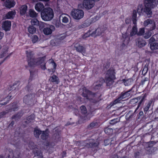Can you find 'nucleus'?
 <instances>
[{"mask_svg": "<svg viewBox=\"0 0 158 158\" xmlns=\"http://www.w3.org/2000/svg\"><path fill=\"white\" fill-rule=\"evenodd\" d=\"M135 87V85H134L130 89L126 91H123L118 96V98L115 99L114 101L110 102V106H112L120 102L123 99H125L129 97L131 94V92L133 93L134 91L133 90V89Z\"/></svg>", "mask_w": 158, "mask_h": 158, "instance_id": "f257e3e1", "label": "nucleus"}, {"mask_svg": "<svg viewBox=\"0 0 158 158\" xmlns=\"http://www.w3.org/2000/svg\"><path fill=\"white\" fill-rule=\"evenodd\" d=\"M145 9L144 12L149 17L152 14L151 9L156 6L158 4V0H145Z\"/></svg>", "mask_w": 158, "mask_h": 158, "instance_id": "f03ea898", "label": "nucleus"}, {"mask_svg": "<svg viewBox=\"0 0 158 158\" xmlns=\"http://www.w3.org/2000/svg\"><path fill=\"white\" fill-rule=\"evenodd\" d=\"M97 94L94 93L87 89H85L83 91L82 96L85 99L94 103H96L99 101V99L96 96Z\"/></svg>", "mask_w": 158, "mask_h": 158, "instance_id": "7ed1b4c3", "label": "nucleus"}, {"mask_svg": "<svg viewBox=\"0 0 158 158\" xmlns=\"http://www.w3.org/2000/svg\"><path fill=\"white\" fill-rule=\"evenodd\" d=\"M53 17V11L52 9L50 7L46 8L41 11V18L45 21L51 20Z\"/></svg>", "mask_w": 158, "mask_h": 158, "instance_id": "20e7f679", "label": "nucleus"}, {"mask_svg": "<svg viewBox=\"0 0 158 158\" xmlns=\"http://www.w3.org/2000/svg\"><path fill=\"white\" fill-rule=\"evenodd\" d=\"M115 79V78H110L107 77H105V80L103 78H101L100 79V83L97 84L96 83L95 85V89H99L102 86V83L104 82H105L107 86L111 87L114 82V80Z\"/></svg>", "mask_w": 158, "mask_h": 158, "instance_id": "39448f33", "label": "nucleus"}, {"mask_svg": "<svg viewBox=\"0 0 158 158\" xmlns=\"http://www.w3.org/2000/svg\"><path fill=\"white\" fill-rule=\"evenodd\" d=\"M79 145L81 146H86L88 148H95V149L98 148V146L99 144L98 142L95 141L94 139H90L88 141V142H86L85 141L81 142H79L77 143Z\"/></svg>", "mask_w": 158, "mask_h": 158, "instance_id": "423d86ee", "label": "nucleus"}, {"mask_svg": "<svg viewBox=\"0 0 158 158\" xmlns=\"http://www.w3.org/2000/svg\"><path fill=\"white\" fill-rule=\"evenodd\" d=\"M136 10H134L133 12V15L132 17L133 23L134 24L133 26L132 31L130 33V36H133L136 34H137V28L136 27Z\"/></svg>", "mask_w": 158, "mask_h": 158, "instance_id": "0eeeda50", "label": "nucleus"}, {"mask_svg": "<svg viewBox=\"0 0 158 158\" xmlns=\"http://www.w3.org/2000/svg\"><path fill=\"white\" fill-rule=\"evenodd\" d=\"M71 15L75 19H80L83 17L84 12L82 10L75 9L72 11Z\"/></svg>", "mask_w": 158, "mask_h": 158, "instance_id": "6e6552de", "label": "nucleus"}, {"mask_svg": "<svg viewBox=\"0 0 158 158\" xmlns=\"http://www.w3.org/2000/svg\"><path fill=\"white\" fill-rule=\"evenodd\" d=\"M26 52L28 65L31 66H33L34 65H36V58H34L32 52H28L27 51H26Z\"/></svg>", "mask_w": 158, "mask_h": 158, "instance_id": "1a4fd4ad", "label": "nucleus"}, {"mask_svg": "<svg viewBox=\"0 0 158 158\" xmlns=\"http://www.w3.org/2000/svg\"><path fill=\"white\" fill-rule=\"evenodd\" d=\"M34 99L35 95L32 94L25 96L23 98V101L26 104L31 105L33 104Z\"/></svg>", "mask_w": 158, "mask_h": 158, "instance_id": "9d476101", "label": "nucleus"}, {"mask_svg": "<svg viewBox=\"0 0 158 158\" xmlns=\"http://www.w3.org/2000/svg\"><path fill=\"white\" fill-rule=\"evenodd\" d=\"M94 5L93 0H84L83 6L85 9L89 10L93 7Z\"/></svg>", "mask_w": 158, "mask_h": 158, "instance_id": "9b49d317", "label": "nucleus"}, {"mask_svg": "<svg viewBox=\"0 0 158 158\" xmlns=\"http://www.w3.org/2000/svg\"><path fill=\"white\" fill-rule=\"evenodd\" d=\"M105 30V29L104 27H99L94 31L92 32V33H91V36L95 37L97 36L100 35L104 33Z\"/></svg>", "mask_w": 158, "mask_h": 158, "instance_id": "f8f14e48", "label": "nucleus"}, {"mask_svg": "<svg viewBox=\"0 0 158 158\" xmlns=\"http://www.w3.org/2000/svg\"><path fill=\"white\" fill-rule=\"evenodd\" d=\"M145 26H148L150 27V30H152L155 29V25L153 20L148 19L145 21L144 22Z\"/></svg>", "mask_w": 158, "mask_h": 158, "instance_id": "ddd939ff", "label": "nucleus"}, {"mask_svg": "<svg viewBox=\"0 0 158 158\" xmlns=\"http://www.w3.org/2000/svg\"><path fill=\"white\" fill-rule=\"evenodd\" d=\"M115 74L114 69L113 68H110L107 71L105 77L116 78Z\"/></svg>", "mask_w": 158, "mask_h": 158, "instance_id": "4468645a", "label": "nucleus"}, {"mask_svg": "<svg viewBox=\"0 0 158 158\" xmlns=\"http://www.w3.org/2000/svg\"><path fill=\"white\" fill-rule=\"evenodd\" d=\"M136 45L139 48H142L146 44L145 41L143 38H139L135 40Z\"/></svg>", "mask_w": 158, "mask_h": 158, "instance_id": "2eb2a0df", "label": "nucleus"}, {"mask_svg": "<svg viewBox=\"0 0 158 158\" xmlns=\"http://www.w3.org/2000/svg\"><path fill=\"white\" fill-rule=\"evenodd\" d=\"M100 125V123L99 122V121L97 120H94L88 126L87 128L89 129H92L97 127Z\"/></svg>", "mask_w": 158, "mask_h": 158, "instance_id": "dca6fc26", "label": "nucleus"}, {"mask_svg": "<svg viewBox=\"0 0 158 158\" xmlns=\"http://www.w3.org/2000/svg\"><path fill=\"white\" fill-rule=\"evenodd\" d=\"M55 27L52 25L50 26V27L45 28L43 32L46 35H48L52 33V31L55 30Z\"/></svg>", "mask_w": 158, "mask_h": 158, "instance_id": "f3484780", "label": "nucleus"}, {"mask_svg": "<svg viewBox=\"0 0 158 158\" xmlns=\"http://www.w3.org/2000/svg\"><path fill=\"white\" fill-rule=\"evenodd\" d=\"M11 25V23L10 21H6L3 23L2 27L6 31H9L10 29Z\"/></svg>", "mask_w": 158, "mask_h": 158, "instance_id": "a211bd4d", "label": "nucleus"}, {"mask_svg": "<svg viewBox=\"0 0 158 158\" xmlns=\"http://www.w3.org/2000/svg\"><path fill=\"white\" fill-rule=\"evenodd\" d=\"M75 49L77 51L79 52H84L85 51V48L81 45L78 44H76L74 46Z\"/></svg>", "mask_w": 158, "mask_h": 158, "instance_id": "6ab92c4d", "label": "nucleus"}, {"mask_svg": "<svg viewBox=\"0 0 158 158\" xmlns=\"http://www.w3.org/2000/svg\"><path fill=\"white\" fill-rule=\"evenodd\" d=\"M15 4V2L13 0H6L4 3V5L6 7L10 8L14 7Z\"/></svg>", "mask_w": 158, "mask_h": 158, "instance_id": "aec40b11", "label": "nucleus"}, {"mask_svg": "<svg viewBox=\"0 0 158 158\" xmlns=\"http://www.w3.org/2000/svg\"><path fill=\"white\" fill-rule=\"evenodd\" d=\"M123 44L125 45H127L129 43L130 38L128 36V35L127 33L124 34H123Z\"/></svg>", "mask_w": 158, "mask_h": 158, "instance_id": "412c9836", "label": "nucleus"}, {"mask_svg": "<svg viewBox=\"0 0 158 158\" xmlns=\"http://www.w3.org/2000/svg\"><path fill=\"white\" fill-rule=\"evenodd\" d=\"M122 81L124 85L126 86L130 85L132 84L134 82L133 79L131 78L128 79H123L122 80Z\"/></svg>", "mask_w": 158, "mask_h": 158, "instance_id": "4be33fe9", "label": "nucleus"}, {"mask_svg": "<svg viewBox=\"0 0 158 158\" xmlns=\"http://www.w3.org/2000/svg\"><path fill=\"white\" fill-rule=\"evenodd\" d=\"M35 9L38 12L42 11V10L44 8V6L43 4L41 2L37 3L35 6Z\"/></svg>", "mask_w": 158, "mask_h": 158, "instance_id": "5701e85b", "label": "nucleus"}, {"mask_svg": "<svg viewBox=\"0 0 158 158\" xmlns=\"http://www.w3.org/2000/svg\"><path fill=\"white\" fill-rule=\"evenodd\" d=\"M10 105V111H17L18 110L19 105L17 103L14 102L11 104Z\"/></svg>", "mask_w": 158, "mask_h": 158, "instance_id": "b1692460", "label": "nucleus"}, {"mask_svg": "<svg viewBox=\"0 0 158 158\" xmlns=\"http://www.w3.org/2000/svg\"><path fill=\"white\" fill-rule=\"evenodd\" d=\"M49 80L52 82L55 83L56 84H58L60 82L59 78L55 75L52 76L50 77Z\"/></svg>", "mask_w": 158, "mask_h": 158, "instance_id": "393cba45", "label": "nucleus"}, {"mask_svg": "<svg viewBox=\"0 0 158 158\" xmlns=\"http://www.w3.org/2000/svg\"><path fill=\"white\" fill-rule=\"evenodd\" d=\"M65 16V15H62L60 17V19H61L63 23H67L69 22V19L68 17H69V16L67 15Z\"/></svg>", "mask_w": 158, "mask_h": 158, "instance_id": "a878e982", "label": "nucleus"}, {"mask_svg": "<svg viewBox=\"0 0 158 158\" xmlns=\"http://www.w3.org/2000/svg\"><path fill=\"white\" fill-rule=\"evenodd\" d=\"M42 132V131L40 129L35 128L34 131V134L36 138H38L39 135L41 134Z\"/></svg>", "mask_w": 158, "mask_h": 158, "instance_id": "bb28decb", "label": "nucleus"}, {"mask_svg": "<svg viewBox=\"0 0 158 158\" xmlns=\"http://www.w3.org/2000/svg\"><path fill=\"white\" fill-rule=\"evenodd\" d=\"M152 103V102L150 101L148 102V103H146L145 104L143 108L144 112L145 114L147 113V112L148 111V110L151 105Z\"/></svg>", "mask_w": 158, "mask_h": 158, "instance_id": "cd10ccee", "label": "nucleus"}, {"mask_svg": "<svg viewBox=\"0 0 158 158\" xmlns=\"http://www.w3.org/2000/svg\"><path fill=\"white\" fill-rule=\"evenodd\" d=\"M15 12L14 11H11L8 12L6 15V19H13L15 15Z\"/></svg>", "mask_w": 158, "mask_h": 158, "instance_id": "c85d7f7f", "label": "nucleus"}, {"mask_svg": "<svg viewBox=\"0 0 158 158\" xmlns=\"http://www.w3.org/2000/svg\"><path fill=\"white\" fill-rule=\"evenodd\" d=\"M11 98V96H8L7 97H6L5 98L3 97L2 96H0V102H2L3 101H5L6 99H7L9 98ZM8 102H4L3 103H0V107L2 106V105H5Z\"/></svg>", "mask_w": 158, "mask_h": 158, "instance_id": "c756f323", "label": "nucleus"}, {"mask_svg": "<svg viewBox=\"0 0 158 158\" xmlns=\"http://www.w3.org/2000/svg\"><path fill=\"white\" fill-rule=\"evenodd\" d=\"M28 14L31 17L35 18L37 17L38 14L34 10L30 9L28 11Z\"/></svg>", "mask_w": 158, "mask_h": 158, "instance_id": "7c9ffc66", "label": "nucleus"}, {"mask_svg": "<svg viewBox=\"0 0 158 158\" xmlns=\"http://www.w3.org/2000/svg\"><path fill=\"white\" fill-rule=\"evenodd\" d=\"M45 57H39L36 58V65L41 64L45 63Z\"/></svg>", "mask_w": 158, "mask_h": 158, "instance_id": "2f4dec72", "label": "nucleus"}, {"mask_svg": "<svg viewBox=\"0 0 158 158\" xmlns=\"http://www.w3.org/2000/svg\"><path fill=\"white\" fill-rule=\"evenodd\" d=\"M27 6L26 5L22 6L20 8V13L22 15H24L27 10Z\"/></svg>", "mask_w": 158, "mask_h": 158, "instance_id": "473e14b6", "label": "nucleus"}, {"mask_svg": "<svg viewBox=\"0 0 158 158\" xmlns=\"http://www.w3.org/2000/svg\"><path fill=\"white\" fill-rule=\"evenodd\" d=\"M48 134L46 131H42L41 136V138L42 139L46 140L48 138Z\"/></svg>", "mask_w": 158, "mask_h": 158, "instance_id": "72a5a7b5", "label": "nucleus"}, {"mask_svg": "<svg viewBox=\"0 0 158 158\" xmlns=\"http://www.w3.org/2000/svg\"><path fill=\"white\" fill-rule=\"evenodd\" d=\"M28 31L30 34H33L36 32V29L33 26H30L28 27Z\"/></svg>", "mask_w": 158, "mask_h": 158, "instance_id": "f704fd0d", "label": "nucleus"}, {"mask_svg": "<svg viewBox=\"0 0 158 158\" xmlns=\"http://www.w3.org/2000/svg\"><path fill=\"white\" fill-rule=\"evenodd\" d=\"M150 48L152 50L158 49V44L156 43H151L150 44Z\"/></svg>", "mask_w": 158, "mask_h": 158, "instance_id": "c9c22d12", "label": "nucleus"}, {"mask_svg": "<svg viewBox=\"0 0 158 158\" xmlns=\"http://www.w3.org/2000/svg\"><path fill=\"white\" fill-rule=\"evenodd\" d=\"M104 131L106 134L110 135L112 134L113 130L111 128L107 127L105 129Z\"/></svg>", "mask_w": 158, "mask_h": 158, "instance_id": "e433bc0d", "label": "nucleus"}, {"mask_svg": "<svg viewBox=\"0 0 158 158\" xmlns=\"http://www.w3.org/2000/svg\"><path fill=\"white\" fill-rule=\"evenodd\" d=\"M135 115V114L134 113H132V112L131 111H130L127 114L126 117L127 119H129L134 116Z\"/></svg>", "mask_w": 158, "mask_h": 158, "instance_id": "4c0bfd02", "label": "nucleus"}, {"mask_svg": "<svg viewBox=\"0 0 158 158\" xmlns=\"http://www.w3.org/2000/svg\"><path fill=\"white\" fill-rule=\"evenodd\" d=\"M34 118L35 117L34 115L33 114H31L27 117V121H26L25 122L28 123L31 122V121L34 120Z\"/></svg>", "mask_w": 158, "mask_h": 158, "instance_id": "58836bf2", "label": "nucleus"}, {"mask_svg": "<svg viewBox=\"0 0 158 158\" xmlns=\"http://www.w3.org/2000/svg\"><path fill=\"white\" fill-rule=\"evenodd\" d=\"M120 121V118H116L114 119L111 120L110 121V124L113 125L119 122Z\"/></svg>", "mask_w": 158, "mask_h": 158, "instance_id": "ea45409f", "label": "nucleus"}, {"mask_svg": "<svg viewBox=\"0 0 158 158\" xmlns=\"http://www.w3.org/2000/svg\"><path fill=\"white\" fill-rule=\"evenodd\" d=\"M30 77L28 80L29 82L31 80L32 78L34 77H36L37 76V73L36 72H34L32 71H30Z\"/></svg>", "mask_w": 158, "mask_h": 158, "instance_id": "a19ab883", "label": "nucleus"}, {"mask_svg": "<svg viewBox=\"0 0 158 158\" xmlns=\"http://www.w3.org/2000/svg\"><path fill=\"white\" fill-rule=\"evenodd\" d=\"M31 39L32 42L34 44L37 42L39 39L38 37L35 35H33L31 37Z\"/></svg>", "mask_w": 158, "mask_h": 158, "instance_id": "79ce46f5", "label": "nucleus"}, {"mask_svg": "<svg viewBox=\"0 0 158 158\" xmlns=\"http://www.w3.org/2000/svg\"><path fill=\"white\" fill-rule=\"evenodd\" d=\"M148 64H146L144 66L142 71V74L145 75L148 72Z\"/></svg>", "mask_w": 158, "mask_h": 158, "instance_id": "37998d69", "label": "nucleus"}, {"mask_svg": "<svg viewBox=\"0 0 158 158\" xmlns=\"http://www.w3.org/2000/svg\"><path fill=\"white\" fill-rule=\"evenodd\" d=\"M31 23L32 25L38 26L39 24V21L37 19H33L31 20Z\"/></svg>", "mask_w": 158, "mask_h": 158, "instance_id": "c03bdc74", "label": "nucleus"}, {"mask_svg": "<svg viewBox=\"0 0 158 158\" xmlns=\"http://www.w3.org/2000/svg\"><path fill=\"white\" fill-rule=\"evenodd\" d=\"M80 109L81 110V112L83 114H87V110L85 107L84 106H81L80 108Z\"/></svg>", "mask_w": 158, "mask_h": 158, "instance_id": "a18cd8bd", "label": "nucleus"}, {"mask_svg": "<svg viewBox=\"0 0 158 158\" xmlns=\"http://www.w3.org/2000/svg\"><path fill=\"white\" fill-rule=\"evenodd\" d=\"M152 30H150V31H148L147 32H146V33L144 35V37L145 39H148L152 35V33L151 32V31Z\"/></svg>", "mask_w": 158, "mask_h": 158, "instance_id": "49530a36", "label": "nucleus"}, {"mask_svg": "<svg viewBox=\"0 0 158 158\" xmlns=\"http://www.w3.org/2000/svg\"><path fill=\"white\" fill-rule=\"evenodd\" d=\"M39 1L43 2L45 6H49L50 5L51 1L50 0H39Z\"/></svg>", "mask_w": 158, "mask_h": 158, "instance_id": "de8ad7c7", "label": "nucleus"}, {"mask_svg": "<svg viewBox=\"0 0 158 158\" xmlns=\"http://www.w3.org/2000/svg\"><path fill=\"white\" fill-rule=\"evenodd\" d=\"M20 84V83L19 81H17L15 82V83H14L13 85L10 87V89H9V90H11L12 89H13L14 88L15 89L16 88V87H15V86H19Z\"/></svg>", "mask_w": 158, "mask_h": 158, "instance_id": "09e8293b", "label": "nucleus"}, {"mask_svg": "<svg viewBox=\"0 0 158 158\" xmlns=\"http://www.w3.org/2000/svg\"><path fill=\"white\" fill-rule=\"evenodd\" d=\"M143 10V8L142 6L141 5H139L138 6V7L137 10V13L140 15L142 12V10Z\"/></svg>", "mask_w": 158, "mask_h": 158, "instance_id": "8fccbe9b", "label": "nucleus"}, {"mask_svg": "<svg viewBox=\"0 0 158 158\" xmlns=\"http://www.w3.org/2000/svg\"><path fill=\"white\" fill-rule=\"evenodd\" d=\"M36 155L37 156H38V158H42L43 154L42 152L40 151H37L36 152Z\"/></svg>", "mask_w": 158, "mask_h": 158, "instance_id": "3c124183", "label": "nucleus"}, {"mask_svg": "<svg viewBox=\"0 0 158 158\" xmlns=\"http://www.w3.org/2000/svg\"><path fill=\"white\" fill-rule=\"evenodd\" d=\"M144 32V30L143 28H140L138 33L137 35H142Z\"/></svg>", "mask_w": 158, "mask_h": 158, "instance_id": "603ef678", "label": "nucleus"}, {"mask_svg": "<svg viewBox=\"0 0 158 158\" xmlns=\"http://www.w3.org/2000/svg\"><path fill=\"white\" fill-rule=\"evenodd\" d=\"M130 102L131 104L134 105L138 102V100L136 98H134L131 99Z\"/></svg>", "mask_w": 158, "mask_h": 158, "instance_id": "864d4df0", "label": "nucleus"}, {"mask_svg": "<svg viewBox=\"0 0 158 158\" xmlns=\"http://www.w3.org/2000/svg\"><path fill=\"white\" fill-rule=\"evenodd\" d=\"M8 113L7 111H3L0 113V119L3 117Z\"/></svg>", "mask_w": 158, "mask_h": 158, "instance_id": "5fc2aeb1", "label": "nucleus"}, {"mask_svg": "<svg viewBox=\"0 0 158 158\" xmlns=\"http://www.w3.org/2000/svg\"><path fill=\"white\" fill-rule=\"evenodd\" d=\"M92 32L91 31H89L85 34L83 36V38L84 39H85L86 37H89L90 35H91V33Z\"/></svg>", "mask_w": 158, "mask_h": 158, "instance_id": "6e6d98bb", "label": "nucleus"}, {"mask_svg": "<svg viewBox=\"0 0 158 158\" xmlns=\"http://www.w3.org/2000/svg\"><path fill=\"white\" fill-rule=\"evenodd\" d=\"M105 146H107L110 143V141L109 139L105 140L104 141Z\"/></svg>", "mask_w": 158, "mask_h": 158, "instance_id": "4d7b16f0", "label": "nucleus"}, {"mask_svg": "<svg viewBox=\"0 0 158 158\" xmlns=\"http://www.w3.org/2000/svg\"><path fill=\"white\" fill-rule=\"evenodd\" d=\"M156 36V35H154L149 40V42L150 44L153 43L152 42L155 40V37Z\"/></svg>", "mask_w": 158, "mask_h": 158, "instance_id": "13d9d810", "label": "nucleus"}, {"mask_svg": "<svg viewBox=\"0 0 158 158\" xmlns=\"http://www.w3.org/2000/svg\"><path fill=\"white\" fill-rule=\"evenodd\" d=\"M90 117L89 114H87L84 117L83 119L84 120H88L90 119Z\"/></svg>", "mask_w": 158, "mask_h": 158, "instance_id": "bf43d9fd", "label": "nucleus"}, {"mask_svg": "<svg viewBox=\"0 0 158 158\" xmlns=\"http://www.w3.org/2000/svg\"><path fill=\"white\" fill-rule=\"evenodd\" d=\"M29 147L31 149H33L35 148L34 143L32 142H30L29 144Z\"/></svg>", "mask_w": 158, "mask_h": 158, "instance_id": "052dcab7", "label": "nucleus"}, {"mask_svg": "<svg viewBox=\"0 0 158 158\" xmlns=\"http://www.w3.org/2000/svg\"><path fill=\"white\" fill-rule=\"evenodd\" d=\"M10 152V154H8V157H9L11 155V154H13V151L11 149L9 148L8 149H7L6 151V152Z\"/></svg>", "mask_w": 158, "mask_h": 158, "instance_id": "680f3d73", "label": "nucleus"}, {"mask_svg": "<svg viewBox=\"0 0 158 158\" xmlns=\"http://www.w3.org/2000/svg\"><path fill=\"white\" fill-rule=\"evenodd\" d=\"M148 79L147 77H145L144 79L142 80L141 81V84L142 85H143L144 84L145 82L148 81Z\"/></svg>", "mask_w": 158, "mask_h": 158, "instance_id": "e2e57ef3", "label": "nucleus"}, {"mask_svg": "<svg viewBox=\"0 0 158 158\" xmlns=\"http://www.w3.org/2000/svg\"><path fill=\"white\" fill-rule=\"evenodd\" d=\"M41 68L44 70L46 69L45 63H44L43 64H41Z\"/></svg>", "mask_w": 158, "mask_h": 158, "instance_id": "0e129e2a", "label": "nucleus"}, {"mask_svg": "<svg viewBox=\"0 0 158 158\" xmlns=\"http://www.w3.org/2000/svg\"><path fill=\"white\" fill-rule=\"evenodd\" d=\"M31 85H30V84L29 83L28 85L27 86L26 88L27 89L28 91H29L30 89H31ZM32 88L33 87V86L32 87Z\"/></svg>", "mask_w": 158, "mask_h": 158, "instance_id": "69168bd1", "label": "nucleus"}, {"mask_svg": "<svg viewBox=\"0 0 158 158\" xmlns=\"http://www.w3.org/2000/svg\"><path fill=\"white\" fill-rule=\"evenodd\" d=\"M143 98L142 99L140 100V101L139 102V104H138V106H137V109H138V108L140 106L141 104L142 103V102H143Z\"/></svg>", "mask_w": 158, "mask_h": 158, "instance_id": "338daca9", "label": "nucleus"}, {"mask_svg": "<svg viewBox=\"0 0 158 158\" xmlns=\"http://www.w3.org/2000/svg\"><path fill=\"white\" fill-rule=\"evenodd\" d=\"M131 22L130 19L129 18H126L125 20V22L127 24H129Z\"/></svg>", "mask_w": 158, "mask_h": 158, "instance_id": "774afa93", "label": "nucleus"}]
</instances>
